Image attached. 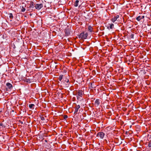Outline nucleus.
Masks as SVG:
<instances>
[{
	"label": "nucleus",
	"mask_w": 151,
	"mask_h": 151,
	"mask_svg": "<svg viewBox=\"0 0 151 151\" xmlns=\"http://www.w3.org/2000/svg\"><path fill=\"white\" fill-rule=\"evenodd\" d=\"M88 34L87 33L84 34V32H82L79 35V37L80 38L85 39L87 36Z\"/></svg>",
	"instance_id": "obj_1"
},
{
	"label": "nucleus",
	"mask_w": 151,
	"mask_h": 151,
	"mask_svg": "<svg viewBox=\"0 0 151 151\" xmlns=\"http://www.w3.org/2000/svg\"><path fill=\"white\" fill-rule=\"evenodd\" d=\"M104 135L105 134L103 132H100L97 133V136L101 139H103Z\"/></svg>",
	"instance_id": "obj_2"
},
{
	"label": "nucleus",
	"mask_w": 151,
	"mask_h": 151,
	"mask_svg": "<svg viewBox=\"0 0 151 151\" xmlns=\"http://www.w3.org/2000/svg\"><path fill=\"white\" fill-rule=\"evenodd\" d=\"M42 6L43 5L42 4H36L35 6V8L37 10L40 9Z\"/></svg>",
	"instance_id": "obj_3"
},
{
	"label": "nucleus",
	"mask_w": 151,
	"mask_h": 151,
	"mask_svg": "<svg viewBox=\"0 0 151 151\" xmlns=\"http://www.w3.org/2000/svg\"><path fill=\"white\" fill-rule=\"evenodd\" d=\"M83 94V92L82 91V90L78 91V93H77V95H78V99L80 98V97H81Z\"/></svg>",
	"instance_id": "obj_4"
},
{
	"label": "nucleus",
	"mask_w": 151,
	"mask_h": 151,
	"mask_svg": "<svg viewBox=\"0 0 151 151\" xmlns=\"http://www.w3.org/2000/svg\"><path fill=\"white\" fill-rule=\"evenodd\" d=\"M6 86L7 88L9 89H11L12 88V86L10 83H8L6 84Z\"/></svg>",
	"instance_id": "obj_5"
},
{
	"label": "nucleus",
	"mask_w": 151,
	"mask_h": 151,
	"mask_svg": "<svg viewBox=\"0 0 151 151\" xmlns=\"http://www.w3.org/2000/svg\"><path fill=\"white\" fill-rule=\"evenodd\" d=\"M119 17V16L118 15H116V16L114 17V18H112L111 21L112 22H114Z\"/></svg>",
	"instance_id": "obj_6"
},
{
	"label": "nucleus",
	"mask_w": 151,
	"mask_h": 151,
	"mask_svg": "<svg viewBox=\"0 0 151 151\" xmlns=\"http://www.w3.org/2000/svg\"><path fill=\"white\" fill-rule=\"evenodd\" d=\"M80 108V106L79 105H76V106L75 108V110L74 113H77L78 111V109Z\"/></svg>",
	"instance_id": "obj_7"
},
{
	"label": "nucleus",
	"mask_w": 151,
	"mask_h": 151,
	"mask_svg": "<svg viewBox=\"0 0 151 151\" xmlns=\"http://www.w3.org/2000/svg\"><path fill=\"white\" fill-rule=\"evenodd\" d=\"M35 7V6L34 4V3L33 1H31L29 4V7L33 9Z\"/></svg>",
	"instance_id": "obj_8"
},
{
	"label": "nucleus",
	"mask_w": 151,
	"mask_h": 151,
	"mask_svg": "<svg viewBox=\"0 0 151 151\" xmlns=\"http://www.w3.org/2000/svg\"><path fill=\"white\" fill-rule=\"evenodd\" d=\"M65 33L67 36H68L70 35V31L68 29H67L65 30Z\"/></svg>",
	"instance_id": "obj_9"
},
{
	"label": "nucleus",
	"mask_w": 151,
	"mask_h": 151,
	"mask_svg": "<svg viewBox=\"0 0 151 151\" xmlns=\"http://www.w3.org/2000/svg\"><path fill=\"white\" fill-rule=\"evenodd\" d=\"M79 2V1L78 0H76L74 4V6L75 7L77 6H78Z\"/></svg>",
	"instance_id": "obj_10"
},
{
	"label": "nucleus",
	"mask_w": 151,
	"mask_h": 151,
	"mask_svg": "<svg viewBox=\"0 0 151 151\" xmlns=\"http://www.w3.org/2000/svg\"><path fill=\"white\" fill-rule=\"evenodd\" d=\"M100 104V102L99 100L96 99L95 101V104L96 105L98 106Z\"/></svg>",
	"instance_id": "obj_11"
},
{
	"label": "nucleus",
	"mask_w": 151,
	"mask_h": 151,
	"mask_svg": "<svg viewBox=\"0 0 151 151\" xmlns=\"http://www.w3.org/2000/svg\"><path fill=\"white\" fill-rule=\"evenodd\" d=\"M35 105L33 104H30L29 105V107L31 109H33V107Z\"/></svg>",
	"instance_id": "obj_12"
},
{
	"label": "nucleus",
	"mask_w": 151,
	"mask_h": 151,
	"mask_svg": "<svg viewBox=\"0 0 151 151\" xmlns=\"http://www.w3.org/2000/svg\"><path fill=\"white\" fill-rule=\"evenodd\" d=\"M88 30L90 31V32H92V28L91 26H90L88 27Z\"/></svg>",
	"instance_id": "obj_13"
},
{
	"label": "nucleus",
	"mask_w": 151,
	"mask_h": 151,
	"mask_svg": "<svg viewBox=\"0 0 151 151\" xmlns=\"http://www.w3.org/2000/svg\"><path fill=\"white\" fill-rule=\"evenodd\" d=\"M136 19L138 21H139L141 19V17L140 16H139L137 17L136 18Z\"/></svg>",
	"instance_id": "obj_14"
},
{
	"label": "nucleus",
	"mask_w": 151,
	"mask_h": 151,
	"mask_svg": "<svg viewBox=\"0 0 151 151\" xmlns=\"http://www.w3.org/2000/svg\"><path fill=\"white\" fill-rule=\"evenodd\" d=\"M63 76L62 75H60L59 77V80L60 81H61L63 78Z\"/></svg>",
	"instance_id": "obj_15"
},
{
	"label": "nucleus",
	"mask_w": 151,
	"mask_h": 151,
	"mask_svg": "<svg viewBox=\"0 0 151 151\" xmlns=\"http://www.w3.org/2000/svg\"><path fill=\"white\" fill-rule=\"evenodd\" d=\"M114 27V24H111L110 25V29H112Z\"/></svg>",
	"instance_id": "obj_16"
},
{
	"label": "nucleus",
	"mask_w": 151,
	"mask_h": 151,
	"mask_svg": "<svg viewBox=\"0 0 151 151\" xmlns=\"http://www.w3.org/2000/svg\"><path fill=\"white\" fill-rule=\"evenodd\" d=\"M9 17L11 19H12L13 18V16L12 13H10L9 14Z\"/></svg>",
	"instance_id": "obj_17"
},
{
	"label": "nucleus",
	"mask_w": 151,
	"mask_h": 151,
	"mask_svg": "<svg viewBox=\"0 0 151 151\" xmlns=\"http://www.w3.org/2000/svg\"><path fill=\"white\" fill-rule=\"evenodd\" d=\"M21 10L22 12H24L25 10V9L23 7H22Z\"/></svg>",
	"instance_id": "obj_18"
},
{
	"label": "nucleus",
	"mask_w": 151,
	"mask_h": 151,
	"mask_svg": "<svg viewBox=\"0 0 151 151\" xmlns=\"http://www.w3.org/2000/svg\"><path fill=\"white\" fill-rule=\"evenodd\" d=\"M148 147H151V140L149 142L148 144Z\"/></svg>",
	"instance_id": "obj_19"
},
{
	"label": "nucleus",
	"mask_w": 151,
	"mask_h": 151,
	"mask_svg": "<svg viewBox=\"0 0 151 151\" xmlns=\"http://www.w3.org/2000/svg\"><path fill=\"white\" fill-rule=\"evenodd\" d=\"M134 35L132 34L130 35V37L132 38H134Z\"/></svg>",
	"instance_id": "obj_20"
},
{
	"label": "nucleus",
	"mask_w": 151,
	"mask_h": 151,
	"mask_svg": "<svg viewBox=\"0 0 151 151\" xmlns=\"http://www.w3.org/2000/svg\"><path fill=\"white\" fill-rule=\"evenodd\" d=\"M68 116L66 115H65L64 116V119H66L68 118Z\"/></svg>",
	"instance_id": "obj_21"
},
{
	"label": "nucleus",
	"mask_w": 151,
	"mask_h": 151,
	"mask_svg": "<svg viewBox=\"0 0 151 151\" xmlns=\"http://www.w3.org/2000/svg\"><path fill=\"white\" fill-rule=\"evenodd\" d=\"M41 119L42 120H44L45 119L44 117L43 116H42L41 117Z\"/></svg>",
	"instance_id": "obj_22"
},
{
	"label": "nucleus",
	"mask_w": 151,
	"mask_h": 151,
	"mask_svg": "<svg viewBox=\"0 0 151 151\" xmlns=\"http://www.w3.org/2000/svg\"><path fill=\"white\" fill-rule=\"evenodd\" d=\"M0 126H2V127L4 126V125H3V124L2 123H0Z\"/></svg>",
	"instance_id": "obj_23"
},
{
	"label": "nucleus",
	"mask_w": 151,
	"mask_h": 151,
	"mask_svg": "<svg viewBox=\"0 0 151 151\" xmlns=\"http://www.w3.org/2000/svg\"><path fill=\"white\" fill-rule=\"evenodd\" d=\"M65 81L66 82H69V80L66 79L65 80Z\"/></svg>",
	"instance_id": "obj_24"
},
{
	"label": "nucleus",
	"mask_w": 151,
	"mask_h": 151,
	"mask_svg": "<svg viewBox=\"0 0 151 151\" xmlns=\"http://www.w3.org/2000/svg\"><path fill=\"white\" fill-rule=\"evenodd\" d=\"M145 17V16H142L141 17V19H144Z\"/></svg>",
	"instance_id": "obj_25"
},
{
	"label": "nucleus",
	"mask_w": 151,
	"mask_h": 151,
	"mask_svg": "<svg viewBox=\"0 0 151 151\" xmlns=\"http://www.w3.org/2000/svg\"><path fill=\"white\" fill-rule=\"evenodd\" d=\"M91 87H92V88H94L92 86V84H91Z\"/></svg>",
	"instance_id": "obj_26"
}]
</instances>
